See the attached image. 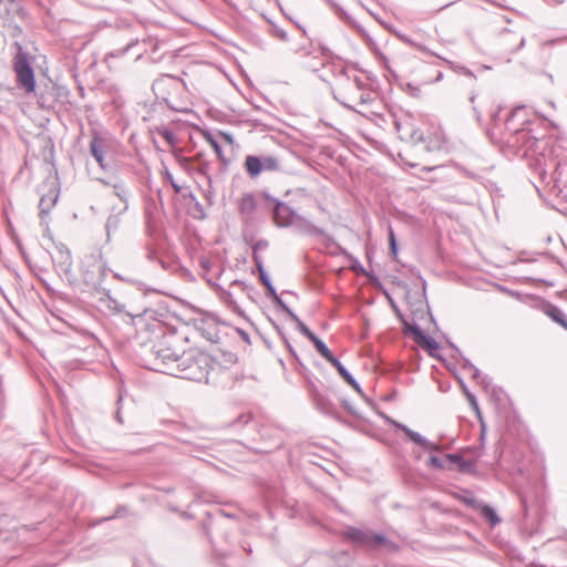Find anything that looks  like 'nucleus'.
Instances as JSON below:
<instances>
[{"label":"nucleus","mask_w":567,"mask_h":567,"mask_svg":"<svg viewBox=\"0 0 567 567\" xmlns=\"http://www.w3.org/2000/svg\"><path fill=\"white\" fill-rule=\"evenodd\" d=\"M343 408L351 413L352 415H359L357 411L352 408V405L348 401L342 402Z\"/></svg>","instance_id":"09e8293b"},{"label":"nucleus","mask_w":567,"mask_h":567,"mask_svg":"<svg viewBox=\"0 0 567 567\" xmlns=\"http://www.w3.org/2000/svg\"><path fill=\"white\" fill-rule=\"evenodd\" d=\"M389 422L395 426L396 429L404 432V434L416 445L421 446L425 451H433V452H441L442 445L437 442H431L423 435H421L419 432H415L408 427L406 425L399 423L394 420L388 419Z\"/></svg>","instance_id":"9b49d317"},{"label":"nucleus","mask_w":567,"mask_h":567,"mask_svg":"<svg viewBox=\"0 0 567 567\" xmlns=\"http://www.w3.org/2000/svg\"><path fill=\"white\" fill-rule=\"evenodd\" d=\"M372 102V94L367 89V83L362 80V87H360V91H358V99L355 103V107L358 105H365Z\"/></svg>","instance_id":"bb28decb"},{"label":"nucleus","mask_w":567,"mask_h":567,"mask_svg":"<svg viewBox=\"0 0 567 567\" xmlns=\"http://www.w3.org/2000/svg\"><path fill=\"white\" fill-rule=\"evenodd\" d=\"M311 342L313 343L316 350L329 362V363H333V361L336 362L338 359L333 355V353L331 352V350L328 348V346L320 339L318 338L317 336L311 340Z\"/></svg>","instance_id":"4be33fe9"},{"label":"nucleus","mask_w":567,"mask_h":567,"mask_svg":"<svg viewBox=\"0 0 567 567\" xmlns=\"http://www.w3.org/2000/svg\"><path fill=\"white\" fill-rule=\"evenodd\" d=\"M266 289L267 296L270 297L272 300L279 296L272 284H270V286H267Z\"/></svg>","instance_id":"79ce46f5"},{"label":"nucleus","mask_w":567,"mask_h":567,"mask_svg":"<svg viewBox=\"0 0 567 567\" xmlns=\"http://www.w3.org/2000/svg\"><path fill=\"white\" fill-rule=\"evenodd\" d=\"M205 138L208 142V144L212 146V148L215 151V153H216L218 159L221 162V164L224 166H227L228 159L225 157L219 142L212 134H207Z\"/></svg>","instance_id":"a878e982"},{"label":"nucleus","mask_w":567,"mask_h":567,"mask_svg":"<svg viewBox=\"0 0 567 567\" xmlns=\"http://www.w3.org/2000/svg\"><path fill=\"white\" fill-rule=\"evenodd\" d=\"M13 69L17 75V83L25 93H32L35 90L34 71L28 59L27 53L18 52L13 60Z\"/></svg>","instance_id":"423d86ee"},{"label":"nucleus","mask_w":567,"mask_h":567,"mask_svg":"<svg viewBox=\"0 0 567 567\" xmlns=\"http://www.w3.org/2000/svg\"><path fill=\"white\" fill-rule=\"evenodd\" d=\"M336 81L337 85L332 91L333 97L347 109L354 111L362 80L342 66L336 74Z\"/></svg>","instance_id":"20e7f679"},{"label":"nucleus","mask_w":567,"mask_h":567,"mask_svg":"<svg viewBox=\"0 0 567 567\" xmlns=\"http://www.w3.org/2000/svg\"><path fill=\"white\" fill-rule=\"evenodd\" d=\"M442 78H443V73H442V72H440V73L437 74L436 81L442 80Z\"/></svg>","instance_id":"0e129e2a"},{"label":"nucleus","mask_w":567,"mask_h":567,"mask_svg":"<svg viewBox=\"0 0 567 567\" xmlns=\"http://www.w3.org/2000/svg\"><path fill=\"white\" fill-rule=\"evenodd\" d=\"M332 365L337 369L339 374L344 379V381L352 386V389L359 394H363L362 388L357 382V380L352 377V374L346 369V367L338 359L336 362L333 361Z\"/></svg>","instance_id":"6ab92c4d"},{"label":"nucleus","mask_w":567,"mask_h":567,"mask_svg":"<svg viewBox=\"0 0 567 567\" xmlns=\"http://www.w3.org/2000/svg\"><path fill=\"white\" fill-rule=\"evenodd\" d=\"M158 133L171 146H174L176 144L177 140L173 131L168 128H163L158 131Z\"/></svg>","instance_id":"2f4dec72"},{"label":"nucleus","mask_w":567,"mask_h":567,"mask_svg":"<svg viewBox=\"0 0 567 567\" xmlns=\"http://www.w3.org/2000/svg\"><path fill=\"white\" fill-rule=\"evenodd\" d=\"M389 241H390L391 254L393 255V257H395L398 255V245H396L394 231L391 226L389 227Z\"/></svg>","instance_id":"f704fd0d"},{"label":"nucleus","mask_w":567,"mask_h":567,"mask_svg":"<svg viewBox=\"0 0 567 567\" xmlns=\"http://www.w3.org/2000/svg\"><path fill=\"white\" fill-rule=\"evenodd\" d=\"M427 465L430 467L436 468V470H443L444 468L443 461L439 456H435V455H431L429 457Z\"/></svg>","instance_id":"c9c22d12"},{"label":"nucleus","mask_w":567,"mask_h":567,"mask_svg":"<svg viewBox=\"0 0 567 567\" xmlns=\"http://www.w3.org/2000/svg\"><path fill=\"white\" fill-rule=\"evenodd\" d=\"M262 197L272 205V219L278 227H289L293 223L297 213L286 203L262 193Z\"/></svg>","instance_id":"1a4fd4ad"},{"label":"nucleus","mask_w":567,"mask_h":567,"mask_svg":"<svg viewBox=\"0 0 567 567\" xmlns=\"http://www.w3.org/2000/svg\"><path fill=\"white\" fill-rule=\"evenodd\" d=\"M320 52H321L322 56H324V58L332 56L331 50L329 48H327L326 45L320 44Z\"/></svg>","instance_id":"a18cd8bd"},{"label":"nucleus","mask_w":567,"mask_h":567,"mask_svg":"<svg viewBox=\"0 0 567 567\" xmlns=\"http://www.w3.org/2000/svg\"><path fill=\"white\" fill-rule=\"evenodd\" d=\"M501 45L508 53H516L525 45V38L509 29H503L499 33Z\"/></svg>","instance_id":"f8f14e48"},{"label":"nucleus","mask_w":567,"mask_h":567,"mask_svg":"<svg viewBox=\"0 0 567 567\" xmlns=\"http://www.w3.org/2000/svg\"><path fill=\"white\" fill-rule=\"evenodd\" d=\"M278 307H280L292 320H297V315L289 308V306L278 296L272 300Z\"/></svg>","instance_id":"7c9ffc66"},{"label":"nucleus","mask_w":567,"mask_h":567,"mask_svg":"<svg viewBox=\"0 0 567 567\" xmlns=\"http://www.w3.org/2000/svg\"><path fill=\"white\" fill-rule=\"evenodd\" d=\"M113 276H114V278H116V279H118V280H121V281H125V282H130V281H131L128 278L123 277V276H122L121 274H118V272H114V274H113Z\"/></svg>","instance_id":"864d4df0"},{"label":"nucleus","mask_w":567,"mask_h":567,"mask_svg":"<svg viewBox=\"0 0 567 567\" xmlns=\"http://www.w3.org/2000/svg\"><path fill=\"white\" fill-rule=\"evenodd\" d=\"M237 208L244 219H250L257 208V203L254 194L247 193L243 195V197L238 200Z\"/></svg>","instance_id":"f3484780"},{"label":"nucleus","mask_w":567,"mask_h":567,"mask_svg":"<svg viewBox=\"0 0 567 567\" xmlns=\"http://www.w3.org/2000/svg\"><path fill=\"white\" fill-rule=\"evenodd\" d=\"M328 239L337 247L339 254L348 255V252H347V250L344 248H342L341 246L336 244L331 238H328Z\"/></svg>","instance_id":"3c124183"},{"label":"nucleus","mask_w":567,"mask_h":567,"mask_svg":"<svg viewBox=\"0 0 567 567\" xmlns=\"http://www.w3.org/2000/svg\"><path fill=\"white\" fill-rule=\"evenodd\" d=\"M285 343L287 346V348L289 349L290 353L297 358V353L296 351L293 350V348L291 347V344L289 343V341L285 338Z\"/></svg>","instance_id":"6e6d98bb"},{"label":"nucleus","mask_w":567,"mask_h":567,"mask_svg":"<svg viewBox=\"0 0 567 567\" xmlns=\"http://www.w3.org/2000/svg\"><path fill=\"white\" fill-rule=\"evenodd\" d=\"M297 323V329L310 341L316 337V334L299 319L297 316V320H293Z\"/></svg>","instance_id":"c756f323"},{"label":"nucleus","mask_w":567,"mask_h":567,"mask_svg":"<svg viewBox=\"0 0 567 567\" xmlns=\"http://www.w3.org/2000/svg\"><path fill=\"white\" fill-rule=\"evenodd\" d=\"M252 259H254V261L256 264V268H257L259 275L262 274V272H266V270L264 268V260H262V258L258 254H252Z\"/></svg>","instance_id":"58836bf2"},{"label":"nucleus","mask_w":567,"mask_h":567,"mask_svg":"<svg viewBox=\"0 0 567 567\" xmlns=\"http://www.w3.org/2000/svg\"><path fill=\"white\" fill-rule=\"evenodd\" d=\"M105 277H106L105 265L95 259L93 260V262L91 265H89L83 270V281H84L85 286L89 289L96 291L97 293L104 289L102 287V284H103Z\"/></svg>","instance_id":"9d476101"},{"label":"nucleus","mask_w":567,"mask_h":567,"mask_svg":"<svg viewBox=\"0 0 567 567\" xmlns=\"http://www.w3.org/2000/svg\"><path fill=\"white\" fill-rule=\"evenodd\" d=\"M231 286H239L243 289H245L247 287V285L244 281H241V280H234Z\"/></svg>","instance_id":"4d7b16f0"},{"label":"nucleus","mask_w":567,"mask_h":567,"mask_svg":"<svg viewBox=\"0 0 567 567\" xmlns=\"http://www.w3.org/2000/svg\"><path fill=\"white\" fill-rule=\"evenodd\" d=\"M174 336H163L154 342L145 353L150 369L173 375L181 354L173 349Z\"/></svg>","instance_id":"7ed1b4c3"},{"label":"nucleus","mask_w":567,"mask_h":567,"mask_svg":"<svg viewBox=\"0 0 567 567\" xmlns=\"http://www.w3.org/2000/svg\"><path fill=\"white\" fill-rule=\"evenodd\" d=\"M243 339L248 340V334L245 331H240Z\"/></svg>","instance_id":"680f3d73"},{"label":"nucleus","mask_w":567,"mask_h":567,"mask_svg":"<svg viewBox=\"0 0 567 567\" xmlns=\"http://www.w3.org/2000/svg\"><path fill=\"white\" fill-rule=\"evenodd\" d=\"M406 164H408L410 167H415V166H416V164H414V163H406Z\"/></svg>","instance_id":"338daca9"},{"label":"nucleus","mask_w":567,"mask_h":567,"mask_svg":"<svg viewBox=\"0 0 567 567\" xmlns=\"http://www.w3.org/2000/svg\"><path fill=\"white\" fill-rule=\"evenodd\" d=\"M268 247V243L264 239L257 240L252 246V254H258L259 250H264Z\"/></svg>","instance_id":"ea45409f"},{"label":"nucleus","mask_w":567,"mask_h":567,"mask_svg":"<svg viewBox=\"0 0 567 567\" xmlns=\"http://www.w3.org/2000/svg\"><path fill=\"white\" fill-rule=\"evenodd\" d=\"M39 207H40V209H41V212H42V213H47V212L50 209L51 204H49V205L47 206L45 198H44V197H42V198L40 199Z\"/></svg>","instance_id":"de8ad7c7"},{"label":"nucleus","mask_w":567,"mask_h":567,"mask_svg":"<svg viewBox=\"0 0 567 567\" xmlns=\"http://www.w3.org/2000/svg\"><path fill=\"white\" fill-rule=\"evenodd\" d=\"M344 536L355 545L369 549H384L388 553H395L399 549V546L384 534L374 533L371 529L348 527Z\"/></svg>","instance_id":"39448f33"},{"label":"nucleus","mask_w":567,"mask_h":567,"mask_svg":"<svg viewBox=\"0 0 567 567\" xmlns=\"http://www.w3.org/2000/svg\"><path fill=\"white\" fill-rule=\"evenodd\" d=\"M466 395H467V399L471 402L472 406L478 412V404H477L475 395H473L472 393H468V392L466 393Z\"/></svg>","instance_id":"49530a36"},{"label":"nucleus","mask_w":567,"mask_h":567,"mask_svg":"<svg viewBox=\"0 0 567 567\" xmlns=\"http://www.w3.org/2000/svg\"><path fill=\"white\" fill-rule=\"evenodd\" d=\"M313 401H315L317 409L320 412H322L323 414L330 415V416H334L337 410H336V406L333 405V403L329 399L317 393L313 396Z\"/></svg>","instance_id":"aec40b11"},{"label":"nucleus","mask_w":567,"mask_h":567,"mask_svg":"<svg viewBox=\"0 0 567 567\" xmlns=\"http://www.w3.org/2000/svg\"><path fill=\"white\" fill-rule=\"evenodd\" d=\"M406 327L409 331L413 333L415 341L422 347H425L429 353L433 355V352L439 349V343L436 342V340L424 334V332L417 324Z\"/></svg>","instance_id":"dca6fc26"},{"label":"nucleus","mask_w":567,"mask_h":567,"mask_svg":"<svg viewBox=\"0 0 567 567\" xmlns=\"http://www.w3.org/2000/svg\"><path fill=\"white\" fill-rule=\"evenodd\" d=\"M481 515L484 519H486L489 525L492 527L496 526L497 524L501 523V518L498 517V515L496 514V512L494 511V508H492L491 506L488 505H483L482 508H481Z\"/></svg>","instance_id":"393cba45"},{"label":"nucleus","mask_w":567,"mask_h":567,"mask_svg":"<svg viewBox=\"0 0 567 567\" xmlns=\"http://www.w3.org/2000/svg\"><path fill=\"white\" fill-rule=\"evenodd\" d=\"M546 315L551 318L555 322H557L558 324H560L563 328H565L567 330V317L566 315L563 312L561 309H559L558 307L556 306H553L550 305L547 309H546Z\"/></svg>","instance_id":"5701e85b"},{"label":"nucleus","mask_w":567,"mask_h":567,"mask_svg":"<svg viewBox=\"0 0 567 567\" xmlns=\"http://www.w3.org/2000/svg\"><path fill=\"white\" fill-rule=\"evenodd\" d=\"M100 293L102 295L99 299L100 302L109 310L114 313H121L124 311L125 306L112 297L109 290L103 289Z\"/></svg>","instance_id":"a211bd4d"},{"label":"nucleus","mask_w":567,"mask_h":567,"mask_svg":"<svg viewBox=\"0 0 567 567\" xmlns=\"http://www.w3.org/2000/svg\"><path fill=\"white\" fill-rule=\"evenodd\" d=\"M220 136L226 140L228 143H233V138L229 134L227 133H220Z\"/></svg>","instance_id":"13d9d810"},{"label":"nucleus","mask_w":567,"mask_h":567,"mask_svg":"<svg viewBox=\"0 0 567 567\" xmlns=\"http://www.w3.org/2000/svg\"><path fill=\"white\" fill-rule=\"evenodd\" d=\"M134 44H135V42H134V41H132V42H130V43L125 47V49H123L122 51H118V53H117V54L112 53L111 55H113V56H118V55H121V54H124V53H125V52H127V51H128V50H130Z\"/></svg>","instance_id":"8fccbe9b"},{"label":"nucleus","mask_w":567,"mask_h":567,"mask_svg":"<svg viewBox=\"0 0 567 567\" xmlns=\"http://www.w3.org/2000/svg\"><path fill=\"white\" fill-rule=\"evenodd\" d=\"M120 226H121V215L120 214L110 215L106 220V224H105L107 241L111 240L112 234L117 231Z\"/></svg>","instance_id":"b1692460"},{"label":"nucleus","mask_w":567,"mask_h":567,"mask_svg":"<svg viewBox=\"0 0 567 567\" xmlns=\"http://www.w3.org/2000/svg\"><path fill=\"white\" fill-rule=\"evenodd\" d=\"M524 106L515 107L505 122V131L503 133L504 146L513 154L519 157L528 156L529 152L535 151L539 140L532 134L529 124L522 122V127H517L514 123L515 117L524 111Z\"/></svg>","instance_id":"f257e3e1"},{"label":"nucleus","mask_w":567,"mask_h":567,"mask_svg":"<svg viewBox=\"0 0 567 567\" xmlns=\"http://www.w3.org/2000/svg\"><path fill=\"white\" fill-rule=\"evenodd\" d=\"M443 61L453 70L457 71V72H461L465 75H468V76H474L473 72L471 70H468L467 68L463 66V65H456L455 63L449 61V60H445L443 59Z\"/></svg>","instance_id":"72a5a7b5"},{"label":"nucleus","mask_w":567,"mask_h":567,"mask_svg":"<svg viewBox=\"0 0 567 567\" xmlns=\"http://www.w3.org/2000/svg\"><path fill=\"white\" fill-rule=\"evenodd\" d=\"M53 261L63 274L68 275L71 272L73 260L71 251L65 245L60 244L55 246Z\"/></svg>","instance_id":"ddd939ff"},{"label":"nucleus","mask_w":567,"mask_h":567,"mask_svg":"<svg viewBox=\"0 0 567 567\" xmlns=\"http://www.w3.org/2000/svg\"><path fill=\"white\" fill-rule=\"evenodd\" d=\"M244 167L248 176L254 179L264 172H278L280 169V161L274 155H247Z\"/></svg>","instance_id":"0eeeda50"},{"label":"nucleus","mask_w":567,"mask_h":567,"mask_svg":"<svg viewBox=\"0 0 567 567\" xmlns=\"http://www.w3.org/2000/svg\"><path fill=\"white\" fill-rule=\"evenodd\" d=\"M115 416H116L117 422L122 424L123 420H122L120 410L116 411V415Z\"/></svg>","instance_id":"052dcab7"},{"label":"nucleus","mask_w":567,"mask_h":567,"mask_svg":"<svg viewBox=\"0 0 567 567\" xmlns=\"http://www.w3.org/2000/svg\"><path fill=\"white\" fill-rule=\"evenodd\" d=\"M259 278L265 287L270 286L271 281H270V278L268 277L267 272L260 274Z\"/></svg>","instance_id":"c03bdc74"},{"label":"nucleus","mask_w":567,"mask_h":567,"mask_svg":"<svg viewBox=\"0 0 567 567\" xmlns=\"http://www.w3.org/2000/svg\"><path fill=\"white\" fill-rule=\"evenodd\" d=\"M166 81L174 82V81H175V79H174V78H172V76H166V78H163V79H161V80H157V81H155V83L153 84V89L155 90V89H157V87L162 86Z\"/></svg>","instance_id":"a19ab883"},{"label":"nucleus","mask_w":567,"mask_h":567,"mask_svg":"<svg viewBox=\"0 0 567 567\" xmlns=\"http://www.w3.org/2000/svg\"><path fill=\"white\" fill-rule=\"evenodd\" d=\"M291 226L300 234L308 235V236H321L324 235V231L313 225L310 220H308L306 217L296 215L293 223Z\"/></svg>","instance_id":"2eb2a0df"},{"label":"nucleus","mask_w":567,"mask_h":567,"mask_svg":"<svg viewBox=\"0 0 567 567\" xmlns=\"http://www.w3.org/2000/svg\"><path fill=\"white\" fill-rule=\"evenodd\" d=\"M299 28L301 29L302 33L306 35V34H307L306 29H305V28H301V27H299Z\"/></svg>","instance_id":"774afa93"},{"label":"nucleus","mask_w":567,"mask_h":567,"mask_svg":"<svg viewBox=\"0 0 567 567\" xmlns=\"http://www.w3.org/2000/svg\"><path fill=\"white\" fill-rule=\"evenodd\" d=\"M200 266H202L204 269L208 270V269H209V267H210V261H209L208 259H203V260L200 261Z\"/></svg>","instance_id":"5fc2aeb1"},{"label":"nucleus","mask_w":567,"mask_h":567,"mask_svg":"<svg viewBox=\"0 0 567 567\" xmlns=\"http://www.w3.org/2000/svg\"><path fill=\"white\" fill-rule=\"evenodd\" d=\"M392 32H393V34H395V35H396V38H398L399 40H401L403 43H406V44L411 45L412 48H414V49H416V50H419V51H421V52H423V53L431 54V55H434V56L440 58V55H437V54H435L434 52H432L427 47H425V45H423V44H421V43H417V42L413 41L409 35H406V34H404V33H401V32H399V31H396V30H393Z\"/></svg>","instance_id":"412c9836"},{"label":"nucleus","mask_w":567,"mask_h":567,"mask_svg":"<svg viewBox=\"0 0 567 567\" xmlns=\"http://www.w3.org/2000/svg\"><path fill=\"white\" fill-rule=\"evenodd\" d=\"M272 34L276 39L280 40V41H288V33L281 29V28H278V27H275L272 29Z\"/></svg>","instance_id":"e433bc0d"},{"label":"nucleus","mask_w":567,"mask_h":567,"mask_svg":"<svg viewBox=\"0 0 567 567\" xmlns=\"http://www.w3.org/2000/svg\"><path fill=\"white\" fill-rule=\"evenodd\" d=\"M220 369L213 358L204 352L187 351L181 354L174 377L196 382H210L212 374Z\"/></svg>","instance_id":"f03ea898"},{"label":"nucleus","mask_w":567,"mask_h":567,"mask_svg":"<svg viewBox=\"0 0 567 567\" xmlns=\"http://www.w3.org/2000/svg\"><path fill=\"white\" fill-rule=\"evenodd\" d=\"M436 168H437V166H423V167L421 168V171H422V172H432V171H434V169H436Z\"/></svg>","instance_id":"bf43d9fd"},{"label":"nucleus","mask_w":567,"mask_h":567,"mask_svg":"<svg viewBox=\"0 0 567 567\" xmlns=\"http://www.w3.org/2000/svg\"><path fill=\"white\" fill-rule=\"evenodd\" d=\"M105 148V138H103L97 132H94L90 142V153L103 169L106 167L104 162Z\"/></svg>","instance_id":"4468645a"},{"label":"nucleus","mask_w":567,"mask_h":567,"mask_svg":"<svg viewBox=\"0 0 567 567\" xmlns=\"http://www.w3.org/2000/svg\"><path fill=\"white\" fill-rule=\"evenodd\" d=\"M230 298H231V293H230V292H227L226 300H227V301H229V302H231V301H230Z\"/></svg>","instance_id":"69168bd1"},{"label":"nucleus","mask_w":567,"mask_h":567,"mask_svg":"<svg viewBox=\"0 0 567 567\" xmlns=\"http://www.w3.org/2000/svg\"><path fill=\"white\" fill-rule=\"evenodd\" d=\"M114 194L124 203L127 199V192L122 185H114Z\"/></svg>","instance_id":"4c0bfd02"},{"label":"nucleus","mask_w":567,"mask_h":567,"mask_svg":"<svg viewBox=\"0 0 567 567\" xmlns=\"http://www.w3.org/2000/svg\"><path fill=\"white\" fill-rule=\"evenodd\" d=\"M475 97H476V94H475V93H472V95L470 96V101H471V103H473V102H474Z\"/></svg>","instance_id":"e2e57ef3"},{"label":"nucleus","mask_w":567,"mask_h":567,"mask_svg":"<svg viewBox=\"0 0 567 567\" xmlns=\"http://www.w3.org/2000/svg\"><path fill=\"white\" fill-rule=\"evenodd\" d=\"M405 140L413 146H422V150L426 153H432L441 148L442 143L437 136L427 135L416 128L412 124H408L404 128Z\"/></svg>","instance_id":"6e6552de"},{"label":"nucleus","mask_w":567,"mask_h":567,"mask_svg":"<svg viewBox=\"0 0 567 567\" xmlns=\"http://www.w3.org/2000/svg\"><path fill=\"white\" fill-rule=\"evenodd\" d=\"M295 52L301 54L302 56H308L311 54L310 47H301L296 49Z\"/></svg>","instance_id":"37998d69"},{"label":"nucleus","mask_w":567,"mask_h":567,"mask_svg":"<svg viewBox=\"0 0 567 567\" xmlns=\"http://www.w3.org/2000/svg\"><path fill=\"white\" fill-rule=\"evenodd\" d=\"M446 458H447L450 462H452V463L456 464L457 468H458L460 471H462V472L467 471V470L471 467V465H472V463H471V462L466 461L465 458H463V457H462L461 455H458V454H447V455H446Z\"/></svg>","instance_id":"cd10ccee"},{"label":"nucleus","mask_w":567,"mask_h":567,"mask_svg":"<svg viewBox=\"0 0 567 567\" xmlns=\"http://www.w3.org/2000/svg\"><path fill=\"white\" fill-rule=\"evenodd\" d=\"M463 368L468 369V371L472 372V375L476 381H478L480 383H482L484 385H487V382H486L487 377L486 375L483 377L481 374L480 370L474 364H472L470 360H467V359L464 360Z\"/></svg>","instance_id":"c85d7f7f"},{"label":"nucleus","mask_w":567,"mask_h":567,"mask_svg":"<svg viewBox=\"0 0 567 567\" xmlns=\"http://www.w3.org/2000/svg\"><path fill=\"white\" fill-rule=\"evenodd\" d=\"M237 421L241 422L244 424H247L250 421V416L249 415H240Z\"/></svg>","instance_id":"603ef678"},{"label":"nucleus","mask_w":567,"mask_h":567,"mask_svg":"<svg viewBox=\"0 0 567 567\" xmlns=\"http://www.w3.org/2000/svg\"><path fill=\"white\" fill-rule=\"evenodd\" d=\"M163 176H164L165 181H167L172 185V187L174 188L176 194H179L182 192L181 185H178L175 182V179H174L172 173L168 171V168L165 167V169L163 172Z\"/></svg>","instance_id":"473e14b6"}]
</instances>
